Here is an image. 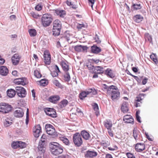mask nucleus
Returning <instances> with one entry per match:
<instances>
[{"mask_svg": "<svg viewBox=\"0 0 158 158\" xmlns=\"http://www.w3.org/2000/svg\"><path fill=\"white\" fill-rule=\"evenodd\" d=\"M50 148L52 153L55 155H58L63 152L62 146L56 142H52L50 145Z\"/></svg>", "mask_w": 158, "mask_h": 158, "instance_id": "f257e3e1", "label": "nucleus"}, {"mask_svg": "<svg viewBox=\"0 0 158 158\" xmlns=\"http://www.w3.org/2000/svg\"><path fill=\"white\" fill-rule=\"evenodd\" d=\"M62 23L58 19L55 20L53 23L52 34L54 36L60 35L61 28Z\"/></svg>", "mask_w": 158, "mask_h": 158, "instance_id": "f03ea898", "label": "nucleus"}, {"mask_svg": "<svg viewBox=\"0 0 158 158\" xmlns=\"http://www.w3.org/2000/svg\"><path fill=\"white\" fill-rule=\"evenodd\" d=\"M52 21L51 15L49 14L43 15L41 18L42 23L44 27H47L50 25Z\"/></svg>", "mask_w": 158, "mask_h": 158, "instance_id": "7ed1b4c3", "label": "nucleus"}, {"mask_svg": "<svg viewBox=\"0 0 158 158\" xmlns=\"http://www.w3.org/2000/svg\"><path fill=\"white\" fill-rule=\"evenodd\" d=\"M73 142L76 146L80 147L83 143L81 136L79 133H77L73 135Z\"/></svg>", "mask_w": 158, "mask_h": 158, "instance_id": "20e7f679", "label": "nucleus"}, {"mask_svg": "<svg viewBox=\"0 0 158 158\" xmlns=\"http://www.w3.org/2000/svg\"><path fill=\"white\" fill-rule=\"evenodd\" d=\"M108 94H110L111 99L113 101L118 100L120 97V93L116 87L115 88H113L111 90L110 92Z\"/></svg>", "mask_w": 158, "mask_h": 158, "instance_id": "39448f33", "label": "nucleus"}, {"mask_svg": "<svg viewBox=\"0 0 158 158\" xmlns=\"http://www.w3.org/2000/svg\"><path fill=\"white\" fill-rule=\"evenodd\" d=\"M97 93L96 91L93 89H90L87 91L81 92L79 95L80 98L81 99H83L87 96L88 94H91L93 95L96 94Z\"/></svg>", "mask_w": 158, "mask_h": 158, "instance_id": "423d86ee", "label": "nucleus"}, {"mask_svg": "<svg viewBox=\"0 0 158 158\" xmlns=\"http://www.w3.org/2000/svg\"><path fill=\"white\" fill-rule=\"evenodd\" d=\"M45 128L48 134L50 135L56 136L57 133L55 131V130L53 126L50 124H47L45 125Z\"/></svg>", "mask_w": 158, "mask_h": 158, "instance_id": "0eeeda50", "label": "nucleus"}, {"mask_svg": "<svg viewBox=\"0 0 158 158\" xmlns=\"http://www.w3.org/2000/svg\"><path fill=\"white\" fill-rule=\"evenodd\" d=\"M16 91L18 95L20 97H25L27 94L25 89L22 87L17 86L15 87Z\"/></svg>", "mask_w": 158, "mask_h": 158, "instance_id": "6e6552de", "label": "nucleus"}, {"mask_svg": "<svg viewBox=\"0 0 158 158\" xmlns=\"http://www.w3.org/2000/svg\"><path fill=\"white\" fill-rule=\"evenodd\" d=\"M10 105L6 103H2L0 105V112L2 113H7L11 110Z\"/></svg>", "mask_w": 158, "mask_h": 158, "instance_id": "1a4fd4ad", "label": "nucleus"}, {"mask_svg": "<svg viewBox=\"0 0 158 158\" xmlns=\"http://www.w3.org/2000/svg\"><path fill=\"white\" fill-rule=\"evenodd\" d=\"M44 62L47 65H49L51 62V56L49 51L45 50L44 53Z\"/></svg>", "mask_w": 158, "mask_h": 158, "instance_id": "9d476101", "label": "nucleus"}, {"mask_svg": "<svg viewBox=\"0 0 158 158\" xmlns=\"http://www.w3.org/2000/svg\"><path fill=\"white\" fill-rule=\"evenodd\" d=\"M45 112L48 115L53 118L56 117V112L54 109L52 108H47L45 109Z\"/></svg>", "mask_w": 158, "mask_h": 158, "instance_id": "9b49d317", "label": "nucleus"}, {"mask_svg": "<svg viewBox=\"0 0 158 158\" xmlns=\"http://www.w3.org/2000/svg\"><path fill=\"white\" fill-rule=\"evenodd\" d=\"M46 148L44 146V143L43 142H39L38 147V152L41 155H44Z\"/></svg>", "mask_w": 158, "mask_h": 158, "instance_id": "f8f14e48", "label": "nucleus"}, {"mask_svg": "<svg viewBox=\"0 0 158 158\" xmlns=\"http://www.w3.org/2000/svg\"><path fill=\"white\" fill-rule=\"evenodd\" d=\"M41 128L39 124L36 125L33 129L34 135L35 137L37 138L39 137L41 131Z\"/></svg>", "mask_w": 158, "mask_h": 158, "instance_id": "ddd939ff", "label": "nucleus"}, {"mask_svg": "<svg viewBox=\"0 0 158 158\" xmlns=\"http://www.w3.org/2000/svg\"><path fill=\"white\" fill-rule=\"evenodd\" d=\"M26 79L25 77L15 79L14 80V82L17 85H26Z\"/></svg>", "mask_w": 158, "mask_h": 158, "instance_id": "4468645a", "label": "nucleus"}, {"mask_svg": "<svg viewBox=\"0 0 158 158\" xmlns=\"http://www.w3.org/2000/svg\"><path fill=\"white\" fill-rule=\"evenodd\" d=\"M21 57L18 54H15L11 58L13 64L14 65L18 64L20 59Z\"/></svg>", "mask_w": 158, "mask_h": 158, "instance_id": "2eb2a0df", "label": "nucleus"}, {"mask_svg": "<svg viewBox=\"0 0 158 158\" xmlns=\"http://www.w3.org/2000/svg\"><path fill=\"white\" fill-rule=\"evenodd\" d=\"M74 48L76 51L78 52L86 51L88 48L86 46H82L81 45H76L74 46Z\"/></svg>", "mask_w": 158, "mask_h": 158, "instance_id": "dca6fc26", "label": "nucleus"}, {"mask_svg": "<svg viewBox=\"0 0 158 158\" xmlns=\"http://www.w3.org/2000/svg\"><path fill=\"white\" fill-rule=\"evenodd\" d=\"M14 116L17 118H21L23 116L24 112L23 110L20 108L15 110L14 113Z\"/></svg>", "mask_w": 158, "mask_h": 158, "instance_id": "f3484780", "label": "nucleus"}, {"mask_svg": "<svg viewBox=\"0 0 158 158\" xmlns=\"http://www.w3.org/2000/svg\"><path fill=\"white\" fill-rule=\"evenodd\" d=\"M145 144L141 143H137L135 146V149L138 152H142L145 150Z\"/></svg>", "mask_w": 158, "mask_h": 158, "instance_id": "a211bd4d", "label": "nucleus"}, {"mask_svg": "<svg viewBox=\"0 0 158 158\" xmlns=\"http://www.w3.org/2000/svg\"><path fill=\"white\" fill-rule=\"evenodd\" d=\"M123 120L125 123H131L133 124L134 120L132 117L130 115H127L124 116Z\"/></svg>", "mask_w": 158, "mask_h": 158, "instance_id": "6ab92c4d", "label": "nucleus"}, {"mask_svg": "<svg viewBox=\"0 0 158 158\" xmlns=\"http://www.w3.org/2000/svg\"><path fill=\"white\" fill-rule=\"evenodd\" d=\"M8 70L6 66H0V74L3 76H6L8 73Z\"/></svg>", "mask_w": 158, "mask_h": 158, "instance_id": "aec40b11", "label": "nucleus"}, {"mask_svg": "<svg viewBox=\"0 0 158 158\" xmlns=\"http://www.w3.org/2000/svg\"><path fill=\"white\" fill-rule=\"evenodd\" d=\"M97 155V153L96 152L93 151L88 150L86 152L85 156L89 158H92L96 156Z\"/></svg>", "mask_w": 158, "mask_h": 158, "instance_id": "412c9836", "label": "nucleus"}, {"mask_svg": "<svg viewBox=\"0 0 158 158\" xmlns=\"http://www.w3.org/2000/svg\"><path fill=\"white\" fill-rule=\"evenodd\" d=\"M60 64L64 72H68L69 70V66L68 63L66 61H62L60 63Z\"/></svg>", "mask_w": 158, "mask_h": 158, "instance_id": "4be33fe9", "label": "nucleus"}, {"mask_svg": "<svg viewBox=\"0 0 158 158\" xmlns=\"http://www.w3.org/2000/svg\"><path fill=\"white\" fill-rule=\"evenodd\" d=\"M91 51L92 53L95 54H98L101 51V49L95 45L91 47L90 48Z\"/></svg>", "mask_w": 158, "mask_h": 158, "instance_id": "5701e85b", "label": "nucleus"}, {"mask_svg": "<svg viewBox=\"0 0 158 158\" xmlns=\"http://www.w3.org/2000/svg\"><path fill=\"white\" fill-rule=\"evenodd\" d=\"M60 97L59 96L56 95L50 96L49 97V101L52 103H56V102L60 100Z\"/></svg>", "mask_w": 158, "mask_h": 158, "instance_id": "b1692460", "label": "nucleus"}, {"mask_svg": "<svg viewBox=\"0 0 158 158\" xmlns=\"http://www.w3.org/2000/svg\"><path fill=\"white\" fill-rule=\"evenodd\" d=\"M121 110L122 112L126 113L128 112L129 109L128 107V104L125 102H124L122 103L121 106Z\"/></svg>", "mask_w": 158, "mask_h": 158, "instance_id": "393cba45", "label": "nucleus"}, {"mask_svg": "<svg viewBox=\"0 0 158 158\" xmlns=\"http://www.w3.org/2000/svg\"><path fill=\"white\" fill-rule=\"evenodd\" d=\"M104 71V68L100 66H96L95 67L94 73L101 74L103 73Z\"/></svg>", "mask_w": 158, "mask_h": 158, "instance_id": "a878e982", "label": "nucleus"}, {"mask_svg": "<svg viewBox=\"0 0 158 158\" xmlns=\"http://www.w3.org/2000/svg\"><path fill=\"white\" fill-rule=\"evenodd\" d=\"M80 135L82 136L83 138L85 140L89 139L90 138V135L89 133L85 130L82 131L81 132Z\"/></svg>", "mask_w": 158, "mask_h": 158, "instance_id": "bb28decb", "label": "nucleus"}, {"mask_svg": "<svg viewBox=\"0 0 158 158\" xmlns=\"http://www.w3.org/2000/svg\"><path fill=\"white\" fill-rule=\"evenodd\" d=\"M103 124L105 127L108 130L111 129L112 126V122L110 120H107L104 121Z\"/></svg>", "mask_w": 158, "mask_h": 158, "instance_id": "cd10ccee", "label": "nucleus"}, {"mask_svg": "<svg viewBox=\"0 0 158 158\" xmlns=\"http://www.w3.org/2000/svg\"><path fill=\"white\" fill-rule=\"evenodd\" d=\"M105 74L108 77L113 78L115 77V75L112 72L111 69H107L105 71Z\"/></svg>", "mask_w": 158, "mask_h": 158, "instance_id": "c85d7f7f", "label": "nucleus"}, {"mask_svg": "<svg viewBox=\"0 0 158 158\" xmlns=\"http://www.w3.org/2000/svg\"><path fill=\"white\" fill-rule=\"evenodd\" d=\"M16 92V91L12 89H8L7 91V95L10 98H13L15 95Z\"/></svg>", "mask_w": 158, "mask_h": 158, "instance_id": "c756f323", "label": "nucleus"}, {"mask_svg": "<svg viewBox=\"0 0 158 158\" xmlns=\"http://www.w3.org/2000/svg\"><path fill=\"white\" fill-rule=\"evenodd\" d=\"M55 12L56 14L61 17L63 18L65 15V11L63 10H56Z\"/></svg>", "mask_w": 158, "mask_h": 158, "instance_id": "7c9ffc66", "label": "nucleus"}, {"mask_svg": "<svg viewBox=\"0 0 158 158\" xmlns=\"http://www.w3.org/2000/svg\"><path fill=\"white\" fill-rule=\"evenodd\" d=\"M103 87L105 90L107 91V93L108 94L110 92V91L113 89V88H115L116 86L113 85L108 86L106 84H104Z\"/></svg>", "mask_w": 158, "mask_h": 158, "instance_id": "2f4dec72", "label": "nucleus"}, {"mask_svg": "<svg viewBox=\"0 0 158 158\" xmlns=\"http://www.w3.org/2000/svg\"><path fill=\"white\" fill-rule=\"evenodd\" d=\"M143 18L140 15H137L133 17V19L136 23H139L143 20Z\"/></svg>", "mask_w": 158, "mask_h": 158, "instance_id": "473e14b6", "label": "nucleus"}, {"mask_svg": "<svg viewBox=\"0 0 158 158\" xmlns=\"http://www.w3.org/2000/svg\"><path fill=\"white\" fill-rule=\"evenodd\" d=\"M140 132L138 130L134 129L133 130V136L135 140L138 139V136H140Z\"/></svg>", "mask_w": 158, "mask_h": 158, "instance_id": "72a5a7b5", "label": "nucleus"}, {"mask_svg": "<svg viewBox=\"0 0 158 158\" xmlns=\"http://www.w3.org/2000/svg\"><path fill=\"white\" fill-rule=\"evenodd\" d=\"M12 123V120L9 118H6L4 122V126L5 127L9 126Z\"/></svg>", "mask_w": 158, "mask_h": 158, "instance_id": "f704fd0d", "label": "nucleus"}, {"mask_svg": "<svg viewBox=\"0 0 158 158\" xmlns=\"http://www.w3.org/2000/svg\"><path fill=\"white\" fill-rule=\"evenodd\" d=\"M68 101L65 99L61 101L59 103V106L60 107L63 108L65 107L68 104Z\"/></svg>", "mask_w": 158, "mask_h": 158, "instance_id": "c9c22d12", "label": "nucleus"}, {"mask_svg": "<svg viewBox=\"0 0 158 158\" xmlns=\"http://www.w3.org/2000/svg\"><path fill=\"white\" fill-rule=\"evenodd\" d=\"M66 73L64 75V80L65 81L68 82L70 80V76L69 73L68 72H65Z\"/></svg>", "mask_w": 158, "mask_h": 158, "instance_id": "e433bc0d", "label": "nucleus"}, {"mask_svg": "<svg viewBox=\"0 0 158 158\" xmlns=\"http://www.w3.org/2000/svg\"><path fill=\"white\" fill-rule=\"evenodd\" d=\"M53 83L54 85L58 88H63V85L59 82L58 80L56 79H54Z\"/></svg>", "mask_w": 158, "mask_h": 158, "instance_id": "4c0bfd02", "label": "nucleus"}, {"mask_svg": "<svg viewBox=\"0 0 158 158\" xmlns=\"http://www.w3.org/2000/svg\"><path fill=\"white\" fill-rule=\"evenodd\" d=\"M93 106L94 110L96 111L95 112L96 115L98 116L99 114L98 105L96 103H94Z\"/></svg>", "mask_w": 158, "mask_h": 158, "instance_id": "58836bf2", "label": "nucleus"}, {"mask_svg": "<svg viewBox=\"0 0 158 158\" xmlns=\"http://www.w3.org/2000/svg\"><path fill=\"white\" fill-rule=\"evenodd\" d=\"M60 139L61 140L65 145H68L69 143V140L64 136H61L59 137Z\"/></svg>", "mask_w": 158, "mask_h": 158, "instance_id": "ea45409f", "label": "nucleus"}, {"mask_svg": "<svg viewBox=\"0 0 158 158\" xmlns=\"http://www.w3.org/2000/svg\"><path fill=\"white\" fill-rule=\"evenodd\" d=\"M28 32L30 35L31 37H34L36 35V30L34 29H29Z\"/></svg>", "mask_w": 158, "mask_h": 158, "instance_id": "a19ab883", "label": "nucleus"}, {"mask_svg": "<svg viewBox=\"0 0 158 158\" xmlns=\"http://www.w3.org/2000/svg\"><path fill=\"white\" fill-rule=\"evenodd\" d=\"M150 58L156 64H157L158 61L157 57L156 55L154 53L151 54L150 56Z\"/></svg>", "mask_w": 158, "mask_h": 158, "instance_id": "79ce46f5", "label": "nucleus"}, {"mask_svg": "<svg viewBox=\"0 0 158 158\" xmlns=\"http://www.w3.org/2000/svg\"><path fill=\"white\" fill-rule=\"evenodd\" d=\"M88 68L90 70V72L92 73H93L95 69V67L94 65H91V64H88L87 65Z\"/></svg>", "mask_w": 158, "mask_h": 158, "instance_id": "37998d69", "label": "nucleus"}, {"mask_svg": "<svg viewBox=\"0 0 158 158\" xmlns=\"http://www.w3.org/2000/svg\"><path fill=\"white\" fill-rule=\"evenodd\" d=\"M34 75L37 78H40L42 76V75L40 74V72L37 70H35L34 72Z\"/></svg>", "mask_w": 158, "mask_h": 158, "instance_id": "c03bdc74", "label": "nucleus"}, {"mask_svg": "<svg viewBox=\"0 0 158 158\" xmlns=\"http://www.w3.org/2000/svg\"><path fill=\"white\" fill-rule=\"evenodd\" d=\"M134 10H137L141 8V6L140 4H134L132 5Z\"/></svg>", "mask_w": 158, "mask_h": 158, "instance_id": "a18cd8bd", "label": "nucleus"}, {"mask_svg": "<svg viewBox=\"0 0 158 158\" xmlns=\"http://www.w3.org/2000/svg\"><path fill=\"white\" fill-rule=\"evenodd\" d=\"M19 141L14 142L11 144L12 147L14 149L17 148H19Z\"/></svg>", "mask_w": 158, "mask_h": 158, "instance_id": "49530a36", "label": "nucleus"}, {"mask_svg": "<svg viewBox=\"0 0 158 158\" xmlns=\"http://www.w3.org/2000/svg\"><path fill=\"white\" fill-rule=\"evenodd\" d=\"M43 8V6L42 5L41 3H40L38 5H36L35 7V10L38 11L41 10Z\"/></svg>", "mask_w": 158, "mask_h": 158, "instance_id": "de8ad7c7", "label": "nucleus"}, {"mask_svg": "<svg viewBox=\"0 0 158 158\" xmlns=\"http://www.w3.org/2000/svg\"><path fill=\"white\" fill-rule=\"evenodd\" d=\"M18 146H19V147L21 148H23L26 147V144L24 142L19 141V144Z\"/></svg>", "mask_w": 158, "mask_h": 158, "instance_id": "09e8293b", "label": "nucleus"}, {"mask_svg": "<svg viewBox=\"0 0 158 158\" xmlns=\"http://www.w3.org/2000/svg\"><path fill=\"white\" fill-rule=\"evenodd\" d=\"M58 73L54 70L51 71V74L53 77H57L58 76Z\"/></svg>", "mask_w": 158, "mask_h": 158, "instance_id": "8fccbe9b", "label": "nucleus"}, {"mask_svg": "<svg viewBox=\"0 0 158 158\" xmlns=\"http://www.w3.org/2000/svg\"><path fill=\"white\" fill-rule=\"evenodd\" d=\"M145 38L146 39H147L149 41H152V37L148 33L145 34Z\"/></svg>", "mask_w": 158, "mask_h": 158, "instance_id": "3c124183", "label": "nucleus"}, {"mask_svg": "<svg viewBox=\"0 0 158 158\" xmlns=\"http://www.w3.org/2000/svg\"><path fill=\"white\" fill-rule=\"evenodd\" d=\"M94 39L95 40V41L97 43V44H100L101 41L100 40L98 36V35L97 34H96L95 35V36L94 38Z\"/></svg>", "mask_w": 158, "mask_h": 158, "instance_id": "603ef678", "label": "nucleus"}, {"mask_svg": "<svg viewBox=\"0 0 158 158\" xmlns=\"http://www.w3.org/2000/svg\"><path fill=\"white\" fill-rule=\"evenodd\" d=\"M46 138V136L45 135H43L41 136L40 141L39 142H43L44 143Z\"/></svg>", "mask_w": 158, "mask_h": 158, "instance_id": "864d4df0", "label": "nucleus"}, {"mask_svg": "<svg viewBox=\"0 0 158 158\" xmlns=\"http://www.w3.org/2000/svg\"><path fill=\"white\" fill-rule=\"evenodd\" d=\"M31 16L34 18L35 19H37L38 17L39 16V15H37L35 14L34 12H32L30 13Z\"/></svg>", "mask_w": 158, "mask_h": 158, "instance_id": "5fc2aeb1", "label": "nucleus"}, {"mask_svg": "<svg viewBox=\"0 0 158 158\" xmlns=\"http://www.w3.org/2000/svg\"><path fill=\"white\" fill-rule=\"evenodd\" d=\"M126 155L128 158H135V156L132 153H127Z\"/></svg>", "mask_w": 158, "mask_h": 158, "instance_id": "6e6d98bb", "label": "nucleus"}, {"mask_svg": "<svg viewBox=\"0 0 158 158\" xmlns=\"http://www.w3.org/2000/svg\"><path fill=\"white\" fill-rule=\"evenodd\" d=\"M40 83L43 86H45L47 85V83L46 82V81L45 79L41 80L40 81Z\"/></svg>", "mask_w": 158, "mask_h": 158, "instance_id": "4d7b16f0", "label": "nucleus"}, {"mask_svg": "<svg viewBox=\"0 0 158 158\" xmlns=\"http://www.w3.org/2000/svg\"><path fill=\"white\" fill-rule=\"evenodd\" d=\"M101 144L103 147H105L106 148L108 145L106 142L104 141H102L101 142Z\"/></svg>", "mask_w": 158, "mask_h": 158, "instance_id": "13d9d810", "label": "nucleus"}, {"mask_svg": "<svg viewBox=\"0 0 158 158\" xmlns=\"http://www.w3.org/2000/svg\"><path fill=\"white\" fill-rule=\"evenodd\" d=\"M54 70L55 71L57 72L58 73L60 72L59 68L56 65H55V69Z\"/></svg>", "mask_w": 158, "mask_h": 158, "instance_id": "bf43d9fd", "label": "nucleus"}, {"mask_svg": "<svg viewBox=\"0 0 158 158\" xmlns=\"http://www.w3.org/2000/svg\"><path fill=\"white\" fill-rule=\"evenodd\" d=\"M84 25L83 24H79L77 26V28L78 29H81L82 27H84Z\"/></svg>", "mask_w": 158, "mask_h": 158, "instance_id": "052dcab7", "label": "nucleus"}, {"mask_svg": "<svg viewBox=\"0 0 158 158\" xmlns=\"http://www.w3.org/2000/svg\"><path fill=\"white\" fill-rule=\"evenodd\" d=\"M89 3H90L91 7L92 8L94 3V0H88Z\"/></svg>", "mask_w": 158, "mask_h": 158, "instance_id": "680f3d73", "label": "nucleus"}, {"mask_svg": "<svg viewBox=\"0 0 158 158\" xmlns=\"http://www.w3.org/2000/svg\"><path fill=\"white\" fill-rule=\"evenodd\" d=\"M5 60L2 58V57H0V65L3 64L5 62Z\"/></svg>", "mask_w": 158, "mask_h": 158, "instance_id": "e2e57ef3", "label": "nucleus"}, {"mask_svg": "<svg viewBox=\"0 0 158 158\" xmlns=\"http://www.w3.org/2000/svg\"><path fill=\"white\" fill-rule=\"evenodd\" d=\"M148 80V79L147 78H144L142 81V84L143 85H145L147 83Z\"/></svg>", "mask_w": 158, "mask_h": 158, "instance_id": "0e129e2a", "label": "nucleus"}, {"mask_svg": "<svg viewBox=\"0 0 158 158\" xmlns=\"http://www.w3.org/2000/svg\"><path fill=\"white\" fill-rule=\"evenodd\" d=\"M136 117L137 121L139 123H141V121L140 120V117L138 114H136Z\"/></svg>", "mask_w": 158, "mask_h": 158, "instance_id": "69168bd1", "label": "nucleus"}, {"mask_svg": "<svg viewBox=\"0 0 158 158\" xmlns=\"http://www.w3.org/2000/svg\"><path fill=\"white\" fill-rule=\"evenodd\" d=\"M108 130V132L109 135L111 137H113V134L112 133V131L111 130V129Z\"/></svg>", "mask_w": 158, "mask_h": 158, "instance_id": "338daca9", "label": "nucleus"}, {"mask_svg": "<svg viewBox=\"0 0 158 158\" xmlns=\"http://www.w3.org/2000/svg\"><path fill=\"white\" fill-rule=\"evenodd\" d=\"M105 158H113L112 155L110 154H107L106 155Z\"/></svg>", "mask_w": 158, "mask_h": 158, "instance_id": "774afa93", "label": "nucleus"}]
</instances>
